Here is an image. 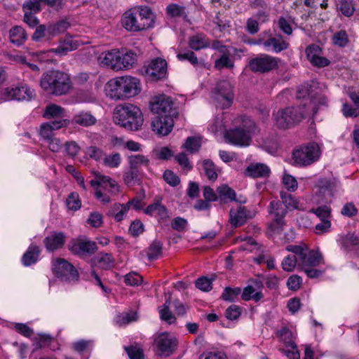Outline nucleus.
Returning a JSON list of instances; mask_svg holds the SVG:
<instances>
[{
	"instance_id": "nucleus-1",
	"label": "nucleus",
	"mask_w": 359,
	"mask_h": 359,
	"mask_svg": "<svg viewBox=\"0 0 359 359\" xmlns=\"http://www.w3.org/2000/svg\"><path fill=\"white\" fill-rule=\"evenodd\" d=\"M285 249L298 257V269L304 271L308 278H316L323 274L324 270L316 269L319 265L324 264V258L320 252L309 250L305 244L288 245Z\"/></svg>"
},
{
	"instance_id": "nucleus-2",
	"label": "nucleus",
	"mask_w": 359,
	"mask_h": 359,
	"mask_svg": "<svg viewBox=\"0 0 359 359\" xmlns=\"http://www.w3.org/2000/svg\"><path fill=\"white\" fill-rule=\"evenodd\" d=\"M155 15L148 6H136L126 11L122 17L123 27L130 32H140L154 26Z\"/></svg>"
},
{
	"instance_id": "nucleus-3",
	"label": "nucleus",
	"mask_w": 359,
	"mask_h": 359,
	"mask_svg": "<svg viewBox=\"0 0 359 359\" xmlns=\"http://www.w3.org/2000/svg\"><path fill=\"white\" fill-rule=\"evenodd\" d=\"M113 118L116 124L133 131L140 130L144 122L140 109L129 103L117 105Z\"/></svg>"
},
{
	"instance_id": "nucleus-4",
	"label": "nucleus",
	"mask_w": 359,
	"mask_h": 359,
	"mask_svg": "<svg viewBox=\"0 0 359 359\" xmlns=\"http://www.w3.org/2000/svg\"><path fill=\"white\" fill-rule=\"evenodd\" d=\"M40 86L46 93L59 96L69 93L71 89V81L67 74L57 70H50L43 74Z\"/></svg>"
},
{
	"instance_id": "nucleus-5",
	"label": "nucleus",
	"mask_w": 359,
	"mask_h": 359,
	"mask_svg": "<svg viewBox=\"0 0 359 359\" xmlns=\"http://www.w3.org/2000/svg\"><path fill=\"white\" fill-rule=\"evenodd\" d=\"M255 130V122L250 118L244 117L241 120V125L226 131L224 137L226 141L232 144L248 146L251 140V135Z\"/></svg>"
},
{
	"instance_id": "nucleus-6",
	"label": "nucleus",
	"mask_w": 359,
	"mask_h": 359,
	"mask_svg": "<svg viewBox=\"0 0 359 359\" xmlns=\"http://www.w3.org/2000/svg\"><path fill=\"white\" fill-rule=\"evenodd\" d=\"M212 98L217 107L229 108L234 99L233 85L227 80L217 82L212 91Z\"/></svg>"
},
{
	"instance_id": "nucleus-7",
	"label": "nucleus",
	"mask_w": 359,
	"mask_h": 359,
	"mask_svg": "<svg viewBox=\"0 0 359 359\" xmlns=\"http://www.w3.org/2000/svg\"><path fill=\"white\" fill-rule=\"evenodd\" d=\"M320 154L319 145L315 142H310L294 151L293 159L296 164L306 166L317 161Z\"/></svg>"
},
{
	"instance_id": "nucleus-8",
	"label": "nucleus",
	"mask_w": 359,
	"mask_h": 359,
	"mask_svg": "<svg viewBox=\"0 0 359 359\" xmlns=\"http://www.w3.org/2000/svg\"><path fill=\"white\" fill-rule=\"evenodd\" d=\"M177 344V338L168 332L157 333L154 337L153 346L159 355H170L176 350Z\"/></svg>"
},
{
	"instance_id": "nucleus-9",
	"label": "nucleus",
	"mask_w": 359,
	"mask_h": 359,
	"mask_svg": "<svg viewBox=\"0 0 359 359\" xmlns=\"http://www.w3.org/2000/svg\"><path fill=\"white\" fill-rule=\"evenodd\" d=\"M52 270L54 274L64 282H75L77 281L79 278V273L75 267L62 258H55L53 259Z\"/></svg>"
},
{
	"instance_id": "nucleus-10",
	"label": "nucleus",
	"mask_w": 359,
	"mask_h": 359,
	"mask_svg": "<svg viewBox=\"0 0 359 359\" xmlns=\"http://www.w3.org/2000/svg\"><path fill=\"white\" fill-rule=\"evenodd\" d=\"M5 100L29 102L35 99V90L26 83H20L8 87L3 92Z\"/></svg>"
},
{
	"instance_id": "nucleus-11",
	"label": "nucleus",
	"mask_w": 359,
	"mask_h": 359,
	"mask_svg": "<svg viewBox=\"0 0 359 359\" xmlns=\"http://www.w3.org/2000/svg\"><path fill=\"white\" fill-rule=\"evenodd\" d=\"M79 45L77 41H74L70 36H66L60 41L57 48L40 51L36 53V57L41 60L48 61V57L52 56V54L55 53L59 56L66 55L69 52L77 49Z\"/></svg>"
},
{
	"instance_id": "nucleus-12",
	"label": "nucleus",
	"mask_w": 359,
	"mask_h": 359,
	"mask_svg": "<svg viewBox=\"0 0 359 359\" xmlns=\"http://www.w3.org/2000/svg\"><path fill=\"white\" fill-rule=\"evenodd\" d=\"M278 66V59L266 54L260 55L249 62L250 69L254 72L264 73Z\"/></svg>"
},
{
	"instance_id": "nucleus-13",
	"label": "nucleus",
	"mask_w": 359,
	"mask_h": 359,
	"mask_svg": "<svg viewBox=\"0 0 359 359\" xmlns=\"http://www.w3.org/2000/svg\"><path fill=\"white\" fill-rule=\"evenodd\" d=\"M292 113H295V111H292V108H285L273 113L275 125L279 128L285 129L299 123L300 114L296 112L294 116H290Z\"/></svg>"
},
{
	"instance_id": "nucleus-14",
	"label": "nucleus",
	"mask_w": 359,
	"mask_h": 359,
	"mask_svg": "<svg viewBox=\"0 0 359 359\" xmlns=\"http://www.w3.org/2000/svg\"><path fill=\"white\" fill-rule=\"evenodd\" d=\"M68 248L74 255L84 257L95 253L97 250V244L89 240H72L69 243Z\"/></svg>"
},
{
	"instance_id": "nucleus-15",
	"label": "nucleus",
	"mask_w": 359,
	"mask_h": 359,
	"mask_svg": "<svg viewBox=\"0 0 359 359\" xmlns=\"http://www.w3.org/2000/svg\"><path fill=\"white\" fill-rule=\"evenodd\" d=\"M145 74L152 81H158L167 74V62L162 58H155L145 67Z\"/></svg>"
},
{
	"instance_id": "nucleus-16",
	"label": "nucleus",
	"mask_w": 359,
	"mask_h": 359,
	"mask_svg": "<svg viewBox=\"0 0 359 359\" xmlns=\"http://www.w3.org/2000/svg\"><path fill=\"white\" fill-rule=\"evenodd\" d=\"M173 126L174 121L170 114L156 116L151 121L152 130L161 136L168 135Z\"/></svg>"
},
{
	"instance_id": "nucleus-17",
	"label": "nucleus",
	"mask_w": 359,
	"mask_h": 359,
	"mask_svg": "<svg viewBox=\"0 0 359 359\" xmlns=\"http://www.w3.org/2000/svg\"><path fill=\"white\" fill-rule=\"evenodd\" d=\"M172 105L171 98L165 95L154 97L150 101V109L157 116L170 114Z\"/></svg>"
},
{
	"instance_id": "nucleus-18",
	"label": "nucleus",
	"mask_w": 359,
	"mask_h": 359,
	"mask_svg": "<svg viewBox=\"0 0 359 359\" xmlns=\"http://www.w3.org/2000/svg\"><path fill=\"white\" fill-rule=\"evenodd\" d=\"M105 90L107 95L111 99L118 100L126 98L122 76L110 79L105 86Z\"/></svg>"
},
{
	"instance_id": "nucleus-19",
	"label": "nucleus",
	"mask_w": 359,
	"mask_h": 359,
	"mask_svg": "<svg viewBox=\"0 0 359 359\" xmlns=\"http://www.w3.org/2000/svg\"><path fill=\"white\" fill-rule=\"evenodd\" d=\"M119 61L120 51L116 49L103 52L98 57V62L101 66L110 68L114 71L121 70Z\"/></svg>"
},
{
	"instance_id": "nucleus-20",
	"label": "nucleus",
	"mask_w": 359,
	"mask_h": 359,
	"mask_svg": "<svg viewBox=\"0 0 359 359\" xmlns=\"http://www.w3.org/2000/svg\"><path fill=\"white\" fill-rule=\"evenodd\" d=\"M269 208V213L274 217L271 224L273 230L279 231L285 224L283 218L287 213L286 208H284L280 202L275 201L270 203Z\"/></svg>"
},
{
	"instance_id": "nucleus-21",
	"label": "nucleus",
	"mask_w": 359,
	"mask_h": 359,
	"mask_svg": "<svg viewBox=\"0 0 359 359\" xmlns=\"http://www.w3.org/2000/svg\"><path fill=\"white\" fill-rule=\"evenodd\" d=\"M144 212L146 215L156 217L159 222L165 221L169 217L168 209L158 197H156L154 202L148 205Z\"/></svg>"
},
{
	"instance_id": "nucleus-22",
	"label": "nucleus",
	"mask_w": 359,
	"mask_h": 359,
	"mask_svg": "<svg viewBox=\"0 0 359 359\" xmlns=\"http://www.w3.org/2000/svg\"><path fill=\"white\" fill-rule=\"evenodd\" d=\"M69 123V120H54L41 125L39 134L41 137L47 140L53 137V131L67 127Z\"/></svg>"
},
{
	"instance_id": "nucleus-23",
	"label": "nucleus",
	"mask_w": 359,
	"mask_h": 359,
	"mask_svg": "<svg viewBox=\"0 0 359 359\" xmlns=\"http://www.w3.org/2000/svg\"><path fill=\"white\" fill-rule=\"evenodd\" d=\"M229 222L233 227L243 225L250 218L248 210L245 207L238 205L236 208H231L229 212Z\"/></svg>"
},
{
	"instance_id": "nucleus-24",
	"label": "nucleus",
	"mask_w": 359,
	"mask_h": 359,
	"mask_svg": "<svg viewBox=\"0 0 359 359\" xmlns=\"http://www.w3.org/2000/svg\"><path fill=\"white\" fill-rule=\"evenodd\" d=\"M256 43L262 44L267 50L275 53H280L288 48V43H287L281 36L270 37L266 41L259 40Z\"/></svg>"
},
{
	"instance_id": "nucleus-25",
	"label": "nucleus",
	"mask_w": 359,
	"mask_h": 359,
	"mask_svg": "<svg viewBox=\"0 0 359 359\" xmlns=\"http://www.w3.org/2000/svg\"><path fill=\"white\" fill-rule=\"evenodd\" d=\"M122 77L126 98L133 97L141 92L142 85L139 79L131 76H123Z\"/></svg>"
},
{
	"instance_id": "nucleus-26",
	"label": "nucleus",
	"mask_w": 359,
	"mask_h": 359,
	"mask_svg": "<svg viewBox=\"0 0 359 359\" xmlns=\"http://www.w3.org/2000/svg\"><path fill=\"white\" fill-rule=\"evenodd\" d=\"M66 236L62 232H53L44 239V245L49 252H53L61 248L65 242Z\"/></svg>"
},
{
	"instance_id": "nucleus-27",
	"label": "nucleus",
	"mask_w": 359,
	"mask_h": 359,
	"mask_svg": "<svg viewBox=\"0 0 359 359\" xmlns=\"http://www.w3.org/2000/svg\"><path fill=\"white\" fill-rule=\"evenodd\" d=\"M42 116L46 119L67 120L65 118V109L54 103H50L46 106L43 111Z\"/></svg>"
},
{
	"instance_id": "nucleus-28",
	"label": "nucleus",
	"mask_w": 359,
	"mask_h": 359,
	"mask_svg": "<svg viewBox=\"0 0 359 359\" xmlns=\"http://www.w3.org/2000/svg\"><path fill=\"white\" fill-rule=\"evenodd\" d=\"M337 192V184L330 180L322 181L320 187V193L323 197L325 203H331Z\"/></svg>"
},
{
	"instance_id": "nucleus-29",
	"label": "nucleus",
	"mask_w": 359,
	"mask_h": 359,
	"mask_svg": "<svg viewBox=\"0 0 359 359\" xmlns=\"http://www.w3.org/2000/svg\"><path fill=\"white\" fill-rule=\"evenodd\" d=\"M247 174L253 177H267L271 173L270 168L264 163H251L246 168Z\"/></svg>"
},
{
	"instance_id": "nucleus-30",
	"label": "nucleus",
	"mask_w": 359,
	"mask_h": 359,
	"mask_svg": "<svg viewBox=\"0 0 359 359\" xmlns=\"http://www.w3.org/2000/svg\"><path fill=\"white\" fill-rule=\"evenodd\" d=\"M128 212V205H126L125 203H114L110 207L107 215L118 222L126 217Z\"/></svg>"
},
{
	"instance_id": "nucleus-31",
	"label": "nucleus",
	"mask_w": 359,
	"mask_h": 359,
	"mask_svg": "<svg viewBox=\"0 0 359 359\" xmlns=\"http://www.w3.org/2000/svg\"><path fill=\"white\" fill-rule=\"evenodd\" d=\"M40 255V249L35 245H31L22 257V262L24 266H29L35 264Z\"/></svg>"
},
{
	"instance_id": "nucleus-32",
	"label": "nucleus",
	"mask_w": 359,
	"mask_h": 359,
	"mask_svg": "<svg viewBox=\"0 0 359 359\" xmlns=\"http://www.w3.org/2000/svg\"><path fill=\"white\" fill-rule=\"evenodd\" d=\"M94 265L103 269H109L114 266V259L111 254L99 253L92 259Z\"/></svg>"
},
{
	"instance_id": "nucleus-33",
	"label": "nucleus",
	"mask_w": 359,
	"mask_h": 359,
	"mask_svg": "<svg viewBox=\"0 0 359 359\" xmlns=\"http://www.w3.org/2000/svg\"><path fill=\"white\" fill-rule=\"evenodd\" d=\"M10 41L19 46L27 40V34L25 29L20 26H15L9 32Z\"/></svg>"
},
{
	"instance_id": "nucleus-34",
	"label": "nucleus",
	"mask_w": 359,
	"mask_h": 359,
	"mask_svg": "<svg viewBox=\"0 0 359 359\" xmlns=\"http://www.w3.org/2000/svg\"><path fill=\"white\" fill-rule=\"evenodd\" d=\"M189 46L194 50H199L208 47L210 41L204 34H200L189 38Z\"/></svg>"
},
{
	"instance_id": "nucleus-35",
	"label": "nucleus",
	"mask_w": 359,
	"mask_h": 359,
	"mask_svg": "<svg viewBox=\"0 0 359 359\" xmlns=\"http://www.w3.org/2000/svg\"><path fill=\"white\" fill-rule=\"evenodd\" d=\"M72 122L82 126L88 127L94 125L96 123V118L88 112H81L74 116Z\"/></svg>"
},
{
	"instance_id": "nucleus-36",
	"label": "nucleus",
	"mask_w": 359,
	"mask_h": 359,
	"mask_svg": "<svg viewBox=\"0 0 359 359\" xmlns=\"http://www.w3.org/2000/svg\"><path fill=\"white\" fill-rule=\"evenodd\" d=\"M129 165L137 170L142 167L149 168L150 161L149 159L142 154L131 155L128 158Z\"/></svg>"
},
{
	"instance_id": "nucleus-37",
	"label": "nucleus",
	"mask_w": 359,
	"mask_h": 359,
	"mask_svg": "<svg viewBox=\"0 0 359 359\" xmlns=\"http://www.w3.org/2000/svg\"><path fill=\"white\" fill-rule=\"evenodd\" d=\"M280 196L286 209L292 210L295 209L300 210L302 208V207L299 205V201L296 199L291 194H288L285 191H281L280 192Z\"/></svg>"
},
{
	"instance_id": "nucleus-38",
	"label": "nucleus",
	"mask_w": 359,
	"mask_h": 359,
	"mask_svg": "<svg viewBox=\"0 0 359 359\" xmlns=\"http://www.w3.org/2000/svg\"><path fill=\"white\" fill-rule=\"evenodd\" d=\"M137 62V55L132 51H127L124 54L120 53L121 70L130 69Z\"/></svg>"
},
{
	"instance_id": "nucleus-39",
	"label": "nucleus",
	"mask_w": 359,
	"mask_h": 359,
	"mask_svg": "<svg viewBox=\"0 0 359 359\" xmlns=\"http://www.w3.org/2000/svg\"><path fill=\"white\" fill-rule=\"evenodd\" d=\"M128 356L130 359H144V354L142 347L138 344L124 346Z\"/></svg>"
},
{
	"instance_id": "nucleus-40",
	"label": "nucleus",
	"mask_w": 359,
	"mask_h": 359,
	"mask_svg": "<svg viewBox=\"0 0 359 359\" xmlns=\"http://www.w3.org/2000/svg\"><path fill=\"white\" fill-rule=\"evenodd\" d=\"M277 335L287 346L295 348V343L294 341V335L290 329L287 327H283L277 332Z\"/></svg>"
},
{
	"instance_id": "nucleus-41",
	"label": "nucleus",
	"mask_w": 359,
	"mask_h": 359,
	"mask_svg": "<svg viewBox=\"0 0 359 359\" xmlns=\"http://www.w3.org/2000/svg\"><path fill=\"white\" fill-rule=\"evenodd\" d=\"M201 147V139L196 137H189L182 145L186 151L194 154L197 152Z\"/></svg>"
},
{
	"instance_id": "nucleus-42",
	"label": "nucleus",
	"mask_w": 359,
	"mask_h": 359,
	"mask_svg": "<svg viewBox=\"0 0 359 359\" xmlns=\"http://www.w3.org/2000/svg\"><path fill=\"white\" fill-rule=\"evenodd\" d=\"M292 254L287 255L282 261L281 266L285 271L292 272L297 266L298 267V257L295 254Z\"/></svg>"
},
{
	"instance_id": "nucleus-43",
	"label": "nucleus",
	"mask_w": 359,
	"mask_h": 359,
	"mask_svg": "<svg viewBox=\"0 0 359 359\" xmlns=\"http://www.w3.org/2000/svg\"><path fill=\"white\" fill-rule=\"evenodd\" d=\"M100 187L107 189L111 194H117L119 191V187L116 182L110 177L102 175Z\"/></svg>"
},
{
	"instance_id": "nucleus-44",
	"label": "nucleus",
	"mask_w": 359,
	"mask_h": 359,
	"mask_svg": "<svg viewBox=\"0 0 359 359\" xmlns=\"http://www.w3.org/2000/svg\"><path fill=\"white\" fill-rule=\"evenodd\" d=\"M69 27L70 24L67 20H62L50 25L48 28V32L50 35L55 36L65 32Z\"/></svg>"
},
{
	"instance_id": "nucleus-45",
	"label": "nucleus",
	"mask_w": 359,
	"mask_h": 359,
	"mask_svg": "<svg viewBox=\"0 0 359 359\" xmlns=\"http://www.w3.org/2000/svg\"><path fill=\"white\" fill-rule=\"evenodd\" d=\"M139 176L140 171L129 165L128 169L124 172L123 181L128 186H133L140 180Z\"/></svg>"
},
{
	"instance_id": "nucleus-46",
	"label": "nucleus",
	"mask_w": 359,
	"mask_h": 359,
	"mask_svg": "<svg viewBox=\"0 0 359 359\" xmlns=\"http://www.w3.org/2000/svg\"><path fill=\"white\" fill-rule=\"evenodd\" d=\"M241 297L244 301H249L252 299L255 302H258L263 297V294L260 291L255 292L252 286L248 285L244 288Z\"/></svg>"
},
{
	"instance_id": "nucleus-47",
	"label": "nucleus",
	"mask_w": 359,
	"mask_h": 359,
	"mask_svg": "<svg viewBox=\"0 0 359 359\" xmlns=\"http://www.w3.org/2000/svg\"><path fill=\"white\" fill-rule=\"evenodd\" d=\"M241 294V289L240 287H226L224 288L221 298L226 302H234Z\"/></svg>"
},
{
	"instance_id": "nucleus-48",
	"label": "nucleus",
	"mask_w": 359,
	"mask_h": 359,
	"mask_svg": "<svg viewBox=\"0 0 359 359\" xmlns=\"http://www.w3.org/2000/svg\"><path fill=\"white\" fill-rule=\"evenodd\" d=\"M209 130L214 134L224 133L226 131V126L224 121V114L217 116L214 122L210 125Z\"/></svg>"
},
{
	"instance_id": "nucleus-49",
	"label": "nucleus",
	"mask_w": 359,
	"mask_h": 359,
	"mask_svg": "<svg viewBox=\"0 0 359 359\" xmlns=\"http://www.w3.org/2000/svg\"><path fill=\"white\" fill-rule=\"evenodd\" d=\"M339 243L342 247L346 249H348L353 246L358 245L359 244L358 238L353 233H348L342 236L339 240Z\"/></svg>"
},
{
	"instance_id": "nucleus-50",
	"label": "nucleus",
	"mask_w": 359,
	"mask_h": 359,
	"mask_svg": "<svg viewBox=\"0 0 359 359\" xmlns=\"http://www.w3.org/2000/svg\"><path fill=\"white\" fill-rule=\"evenodd\" d=\"M217 192L221 199H229L230 201L236 200V193L234 190L226 184L218 187Z\"/></svg>"
},
{
	"instance_id": "nucleus-51",
	"label": "nucleus",
	"mask_w": 359,
	"mask_h": 359,
	"mask_svg": "<svg viewBox=\"0 0 359 359\" xmlns=\"http://www.w3.org/2000/svg\"><path fill=\"white\" fill-rule=\"evenodd\" d=\"M162 252V243L160 241H154L147 250V257L149 260L156 259Z\"/></svg>"
},
{
	"instance_id": "nucleus-52",
	"label": "nucleus",
	"mask_w": 359,
	"mask_h": 359,
	"mask_svg": "<svg viewBox=\"0 0 359 359\" xmlns=\"http://www.w3.org/2000/svg\"><path fill=\"white\" fill-rule=\"evenodd\" d=\"M41 0H25L22 8L25 13H36L41 11Z\"/></svg>"
},
{
	"instance_id": "nucleus-53",
	"label": "nucleus",
	"mask_w": 359,
	"mask_h": 359,
	"mask_svg": "<svg viewBox=\"0 0 359 359\" xmlns=\"http://www.w3.org/2000/svg\"><path fill=\"white\" fill-rule=\"evenodd\" d=\"M121 161L122 158L120 154L114 153L113 154L104 156L103 163L109 168H115L120 165Z\"/></svg>"
},
{
	"instance_id": "nucleus-54",
	"label": "nucleus",
	"mask_w": 359,
	"mask_h": 359,
	"mask_svg": "<svg viewBox=\"0 0 359 359\" xmlns=\"http://www.w3.org/2000/svg\"><path fill=\"white\" fill-rule=\"evenodd\" d=\"M137 315L136 312L124 313L118 315L116 318V323L119 326L128 324L130 323L137 320Z\"/></svg>"
},
{
	"instance_id": "nucleus-55",
	"label": "nucleus",
	"mask_w": 359,
	"mask_h": 359,
	"mask_svg": "<svg viewBox=\"0 0 359 359\" xmlns=\"http://www.w3.org/2000/svg\"><path fill=\"white\" fill-rule=\"evenodd\" d=\"M311 212L314 213L320 220L330 219L331 216V208L327 205L312 208Z\"/></svg>"
},
{
	"instance_id": "nucleus-56",
	"label": "nucleus",
	"mask_w": 359,
	"mask_h": 359,
	"mask_svg": "<svg viewBox=\"0 0 359 359\" xmlns=\"http://www.w3.org/2000/svg\"><path fill=\"white\" fill-rule=\"evenodd\" d=\"M203 165L207 177L210 180H216L217 178V173L214 163L211 161L205 160Z\"/></svg>"
},
{
	"instance_id": "nucleus-57",
	"label": "nucleus",
	"mask_w": 359,
	"mask_h": 359,
	"mask_svg": "<svg viewBox=\"0 0 359 359\" xmlns=\"http://www.w3.org/2000/svg\"><path fill=\"white\" fill-rule=\"evenodd\" d=\"M160 318L168 324H172L175 322L176 318L170 311L168 305H163L159 309Z\"/></svg>"
},
{
	"instance_id": "nucleus-58",
	"label": "nucleus",
	"mask_w": 359,
	"mask_h": 359,
	"mask_svg": "<svg viewBox=\"0 0 359 359\" xmlns=\"http://www.w3.org/2000/svg\"><path fill=\"white\" fill-rule=\"evenodd\" d=\"M282 181L287 191H294L297 190L298 187V183L293 176L289 174H284L282 178Z\"/></svg>"
},
{
	"instance_id": "nucleus-59",
	"label": "nucleus",
	"mask_w": 359,
	"mask_h": 359,
	"mask_svg": "<svg viewBox=\"0 0 359 359\" xmlns=\"http://www.w3.org/2000/svg\"><path fill=\"white\" fill-rule=\"evenodd\" d=\"M67 206L69 210H77L81 208V203L79 196L76 193H72L66 200Z\"/></svg>"
},
{
	"instance_id": "nucleus-60",
	"label": "nucleus",
	"mask_w": 359,
	"mask_h": 359,
	"mask_svg": "<svg viewBox=\"0 0 359 359\" xmlns=\"http://www.w3.org/2000/svg\"><path fill=\"white\" fill-rule=\"evenodd\" d=\"M333 43L339 47L346 46L348 43V38L346 31L340 30L335 33L333 36Z\"/></svg>"
},
{
	"instance_id": "nucleus-61",
	"label": "nucleus",
	"mask_w": 359,
	"mask_h": 359,
	"mask_svg": "<svg viewBox=\"0 0 359 359\" xmlns=\"http://www.w3.org/2000/svg\"><path fill=\"white\" fill-rule=\"evenodd\" d=\"M339 10L345 16H351L355 11L353 1L351 0H341L339 4Z\"/></svg>"
},
{
	"instance_id": "nucleus-62",
	"label": "nucleus",
	"mask_w": 359,
	"mask_h": 359,
	"mask_svg": "<svg viewBox=\"0 0 359 359\" xmlns=\"http://www.w3.org/2000/svg\"><path fill=\"white\" fill-rule=\"evenodd\" d=\"M125 283L128 285L137 286L142 283V277L135 272H131L125 276Z\"/></svg>"
},
{
	"instance_id": "nucleus-63",
	"label": "nucleus",
	"mask_w": 359,
	"mask_h": 359,
	"mask_svg": "<svg viewBox=\"0 0 359 359\" xmlns=\"http://www.w3.org/2000/svg\"><path fill=\"white\" fill-rule=\"evenodd\" d=\"M92 346V341L89 340H79L72 344V348L79 353H82L88 350Z\"/></svg>"
},
{
	"instance_id": "nucleus-64",
	"label": "nucleus",
	"mask_w": 359,
	"mask_h": 359,
	"mask_svg": "<svg viewBox=\"0 0 359 359\" xmlns=\"http://www.w3.org/2000/svg\"><path fill=\"white\" fill-rule=\"evenodd\" d=\"M87 222L91 226L98 228L103 224L102 215L98 212H93L90 214Z\"/></svg>"
}]
</instances>
